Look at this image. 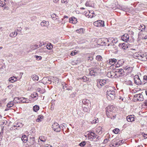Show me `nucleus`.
<instances>
[{
    "label": "nucleus",
    "instance_id": "obj_1",
    "mask_svg": "<svg viewBox=\"0 0 147 147\" xmlns=\"http://www.w3.org/2000/svg\"><path fill=\"white\" fill-rule=\"evenodd\" d=\"M116 108L113 106H109L107 107L106 114L107 116L112 119H114L115 116V111Z\"/></svg>",
    "mask_w": 147,
    "mask_h": 147
},
{
    "label": "nucleus",
    "instance_id": "obj_2",
    "mask_svg": "<svg viewBox=\"0 0 147 147\" xmlns=\"http://www.w3.org/2000/svg\"><path fill=\"white\" fill-rule=\"evenodd\" d=\"M88 139L90 141L96 142L99 140V136L95 133L91 132L88 134Z\"/></svg>",
    "mask_w": 147,
    "mask_h": 147
},
{
    "label": "nucleus",
    "instance_id": "obj_3",
    "mask_svg": "<svg viewBox=\"0 0 147 147\" xmlns=\"http://www.w3.org/2000/svg\"><path fill=\"white\" fill-rule=\"evenodd\" d=\"M107 97L108 99L111 100L115 98V92L112 90L108 89L107 92Z\"/></svg>",
    "mask_w": 147,
    "mask_h": 147
},
{
    "label": "nucleus",
    "instance_id": "obj_4",
    "mask_svg": "<svg viewBox=\"0 0 147 147\" xmlns=\"http://www.w3.org/2000/svg\"><path fill=\"white\" fill-rule=\"evenodd\" d=\"M94 25L96 27H103L105 26L104 22L100 20H98L94 22Z\"/></svg>",
    "mask_w": 147,
    "mask_h": 147
},
{
    "label": "nucleus",
    "instance_id": "obj_5",
    "mask_svg": "<svg viewBox=\"0 0 147 147\" xmlns=\"http://www.w3.org/2000/svg\"><path fill=\"white\" fill-rule=\"evenodd\" d=\"M106 84L105 80H97V86L98 88H100Z\"/></svg>",
    "mask_w": 147,
    "mask_h": 147
},
{
    "label": "nucleus",
    "instance_id": "obj_6",
    "mask_svg": "<svg viewBox=\"0 0 147 147\" xmlns=\"http://www.w3.org/2000/svg\"><path fill=\"white\" fill-rule=\"evenodd\" d=\"M34 137H30L28 142L29 143L28 146L29 147H32V146L34 145L36 143Z\"/></svg>",
    "mask_w": 147,
    "mask_h": 147
},
{
    "label": "nucleus",
    "instance_id": "obj_7",
    "mask_svg": "<svg viewBox=\"0 0 147 147\" xmlns=\"http://www.w3.org/2000/svg\"><path fill=\"white\" fill-rule=\"evenodd\" d=\"M134 80L135 82L137 85L141 84L142 83V82L138 75H136L134 76Z\"/></svg>",
    "mask_w": 147,
    "mask_h": 147
},
{
    "label": "nucleus",
    "instance_id": "obj_8",
    "mask_svg": "<svg viewBox=\"0 0 147 147\" xmlns=\"http://www.w3.org/2000/svg\"><path fill=\"white\" fill-rule=\"evenodd\" d=\"M115 75H117V77H118V75L119 76L120 75L122 74L123 73V70L122 69H115Z\"/></svg>",
    "mask_w": 147,
    "mask_h": 147
},
{
    "label": "nucleus",
    "instance_id": "obj_9",
    "mask_svg": "<svg viewBox=\"0 0 147 147\" xmlns=\"http://www.w3.org/2000/svg\"><path fill=\"white\" fill-rule=\"evenodd\" d=\"M135 99L139 101L142 100H143V95L141 94H135L134 95Z\"/></svg>",
    "mask_w": 147,
    "mask_h": 147
},
{
    "label": "nucleus",
    "instance_id": "obj_10",
    "mask_svg": "<svg viewBox=\"0 0 147 147\" xmlns=\"http://www.w3.org/2000/svg\"><path fill=\"white\" fill-rule=\"evenodd\" d=\"M117 145L116 140L115 139L112 141V143L110 144V146L111 147H118V145Z\"/></svg>",
    "mask_w": 147,
    "mask_h": 147
},
{
    "label": "nucleus",
    "instance_id": "obj_11",
    "mask_svg": "<svg viewBox=\"0 0 147 147\" xmlns=\"http://www.w3.org/2000/svg\"><path fill=\"white\" fill-rule=\"evenodd\" d=\"M69 20V22L73 24H76L77 22V19L74 17H72L70 18Z\"/></svg>",
    "mask_w": 147,
    "mask_h": 147
},
{
    "label": "nucleus",
    "instance_id": "obj_12",
    "mask_svg": "<svg viewBox=\"0 0 147 147\" xmlns=\"http://www.w3.org/2000/svg\"><path fill=\"white\" fill-rule=\"evenodd\" d=\"M117 61V60L115 59H110L109 60V61H107V63L108 64H109L111 65H113Z\"/></svg>",
    "mask_w": 147,
    "mask_h": 147
},
{
    "label": "nucleus",
    "instance_id": "obj_13",
    "mask_svg": "<svg viewBox=\"0 0 147 147\" xmlns=\"http://www.w3.org/2000/svg\"><path fill=\"white\" fill-rule=\"evenodd\" d=\"M126 119L129 122H132L134 120V118L132 115H128Z\"/></svg>",
    "mask_w": 147,
    "mask_h": 147
},
{
    "label": "nucleus",
    "instance_id": "obj_14",
    "mask_svg": "<svg viewBox=\"0 0 147 147\" xmlns=\"http://www.w3.org/2000/svg\"><path fill=\"white\" fill-rule=\"evenodd\" d=\"M122 39L123 41H127L129 39V35L127 34H125L122 37Z\"/></svg>",
    "mask_w": 147,
    "mask_h": 147
},
{
    "label": "nucleus",
    "instance_id": "obj_15",
    "mask_svg": "<svg viewBox=\"0 0 147 147\" xmlns=\"http://www.w3.org/2000/svg\"><path fill=\"white\" fill-rule=\"evenodd\" d=\"M93 14L94 13L91 12V13L90 12L88 11L86 12L85 14L86 16H88L89 18H92L94 17Z\"/></svg>",
    "mask_w": 147,
    "mask_h": 147
},
{
    "label": "nucleus",
    "instance_id": "obj_16",
    "mask_svg": "<svg viewBox=\"0 0 147 147\" xmlns=\"http://www.w3.org/2000/svg\"><path fill=\"white\" fill-rule=\"evenodd\" d=\"M97 70L96 69L92 70L90 73V75L95 76L96 75Z\"/></svg>",
    "mask_w": 147,
    "mask_h": 147
},
{
    "label": "nucleus",
    "instance_id": "obj_17",
    "mask_svg": "<svg viewBox=\"0 0 147 147\" xmlns=\"http://www.w3.org/2000/svg\"><path fill=\"white\" fill-rule=\"evenodd\" d=\"M119 46L120 47H121L123 49H126L128 47V46L126 43H124L122 44H119Z\"/></svg>",
    "mask_w": 147,
    "mask_h": 147
},
{
    "label": "nucleus",
    "instance_id": "obj_18",
    "mask_svg": "<svg viewBox=\"0 0 147 147\" xmlns=\"http://www.w3.org/2000/svg\"><path fill=\"white\" fill-rule=\"evenodd\" d=\"M21 139L23 142L26 143L28 141L27 136L25 135H24L22 136Z\"/></svg>",
    "mask_w": 147,
    "mask_h": 147
},
{
    "label": "nucleus",
    "instance_id": "obj_19",
    "mask_svg": "<svg viewBox=\"0 0 147 147\" xmlns=\"http://www.w3.org/2000/svg\"><path fill=\"white\" fill-rule=\"evenodd\" d=\"M43 118V117L42 115H39L36 119V121L37 122H40L42 121Z\"/></svg>",
    "mask_w": 147,
    "mask_h": 147
},
{
    "label": "nucleus",
    "instance_id": "obj_20",
    "mask_svg": "<svg viewBox=\"0 0 147 147\" xmlns=\"http://www.w3.org/2000/svg\"><path fill=\"white\" fill-rule=\"evenodd\" d=\"M116 141L117 142V145H118V146L122 144L124 142V141L123 140H117Z\"/></svg>",
    "mask_w": 147,
    "mask_h": 147
},
{
    "label": "nucleus",
    "instance_id": "obj_21",
    "mask_svg": "<svg viewBox=\"0 0 147 147\" xmlns=\"http://www.w3.org/2000/svg\"><path fill=\"white\" fill-rule=\"evenodd\" d=\"M17 80L16 78L14 77H12L10 78L9 79V82H10L11 83H13L14 82Z\"/></svg>",
    "mask_w": 147,
    "mask_h": 147
},
{
    "label": "nucleus",
    "instance_id": "obj_22",
    "mask_svg": "<svg viewBox=\"0 0 147 147\" xmlns=\"http://www.w3.org/2000/svg\"><path fill=\"white\" fill-rule=\"evenodd\" d=\"M17 33L15 31H14L11 33L9 36L11 37H15L17 35Z\"/></svg>",
    "mask_w": 147,
    "mask_h": 147
},
{
    "label": "nucleus",
    "instance_id": "obj_23",
    "mask_svg": "<svg viewBox=\"0 0 147 147\" xmlns=\"http://www.w3.org/2000/svg\"><path fill=\"white\" fill-rule=\"evenodd\" d=\"M39 139L40 140L43 142H45L46 140V138L44 136H41L39 137Z\"/></svg>",
    "mask_w": 147,
    "mask_h": 147
},
{
    "label": "nucleus",
    "instance_id": "obj_24",
    "mask_svg": "<svg viewBox=\"0 0 147 147\" xmlns=\"http://www.w3.org/2000/svg\"><path fill=\"white\" fill-rule=\"evenodd\" d=\"M32 78L34 80L38 81V77L36 75H33L32 77Z\"/></svg>",
    "mask_w": 147,
    "mask_h": 147
},
{
    "label": "nucleus",
    "instance_id": "obj_25",
    "mask_svg": "<svg viewBox=\"0 0 147 147\" xmlns=\"http://www.w3.org/2000/svg\"><path fill=\"white\" fill-rule=\"evenodd\" d=\"M145 28V26L143 24L140 25V26L139 27L138 29L139 30H141V31H142L143 29L144 30V31H145L144 29Z\"/></svg>",
    "mask_w": 147,
    "mask_h": 147
},
{
    "label": "nucleus",
    "instance_id": "obj_26",
    "mask_svg": "<svg viewBox=\"0 0 147 147\" xmlns=\"http://www.w3.org/2000/svg\"><path fill=\"white\" fill-rule=\"evenodd\" d=\"M103 41L105 43H106V42H110V44H111V39L110 38H104L103 39ZM112 42V41H111Z\"/></svg>",
    "mask_w": 147,
    "mask_h": 147
},
{
    "label": "nucleus",
    "instance_id": "obj_27",
    "mask_svg": "<svg viewBox=\"0 0 147 147\" xmlns=\"http://www.w3.org/2000/svg\"><path fill=\"white\" fill-rule=\"evenodd\" d=\"M86 142L85 141H83L81 142L79 144V146L81 147H84L86 144Z\"/></svg>",
    "mask_w": 147,
    "mask_h": 147
},
{
    "label": "nucleus",
    "instance_id": "obj_28",
    "mask_svg": "<svg viewBox=\"0 0 147 147\" xmlns=\"http://www.w3.org/2000/svg\"><path fill=\"white\" fill-rule=\"evenodd\" d=\"M48 22L47 21L44 20L42 21L40 23L41 25L42 26H45V25H47L48 24Z\"/></svg>",
    "mask_w": 147,
    "mask_h": 147
},
{
    "label": "nucleus",
    "instance_id": "obj_29",
    "mask_svg": "<svg viewBox=\"0 0 147 147\" xmlns=\"http://www.w3.org/2000/svg\"><path fill=\"white\" fill-rule=\"evenodd\" d=\"M39 107L38 106L35 105L33 107V110L34 111L36 112L39 110Z\"/></svg>",
    "mask_w": 147,
    "mask_h": 147
},
{
    "label": "nucleus",
    "instance_id": "obj_30",
    "mask_svg": "<svg viewBox=\"0 0 147 147\" xmlns=\"http://www.w3.org/2000/svg\"><path fill=\"white\" fill-rule=\"evenodd\" d=\"M125 70L127 71H131L132 69V67L127 66L125 67Z\"/></svg>",
    "mask_w": 147,
    "mask_h": 147
},
{
    "label": "nucleus",
    "instance_id": "obj_31",
    "mask_svg": "<svg viewBox=\"0 0 147 147\" xmlns=\"http://www.w3.org/2000/svg\"><path fill=\"white\" fill-rule=\"evenodd\" d=\"M99 122V120L98 118L95 119L94 120H93L92 121H91L92 123L93 124H94L96 123H97Z\"/></svg>",
    "mask_w": 147,
    "mask_h": 147
},
{
    "label": "nucleus",
    "instance_id": "obj_32",
    "mask_svg": "<svg viewBox=\"0 0 147 147\" xmlns=\"http://www.w3.org/2000/svg\"><path fill=\"white\" fill-rule=\"evenodd\" d=\"M5 4L4 0H0V6L3 7Z\"/></svg>",
    "mask_w": 147,
    "mask_h": 147
},
{
    "label": "nucleus",
    "instance_id": "obj_33",
    "mask_svg": "<svg viewBox=\"0 0 147 147\" xmlns=\"http://www.w3.org/2000/svg\"><path fill=\"white\" fill-rule=\"evenodd\" d=\"M96 59L99 61H102V57L100 55H98L96 57Z\"/></svg>",
    "mask_w": 147,
    "mask_h": 147
},
{
    "label": "nucleus",
    "instance_id": "obj_34",
    "mask_svg": "<svg viewBox=\"0 0 147 147\" xmlns=\"http://www.w3.org/2000/svg\"><path fill=\"white\" fill-rule=\"evenodd\" d=\"M85 104H87V106H90V101L88 100H86L84 102Z\"/></svg>",
    "mask_w": 147,
    "mask_h": 147
},
{
    "label": "nucleus",
    "instance_id": "obj_35",
    "mask_svg": "<svg viewBox=\"0 0 147 147\" xmlns=\"http://www.w3.org/2000/svg\"><path fill=\"white\" fill-rule=\"evenodd\" d=\"M13 105V103L12 102H10L7 104V106L8 107H12Z\"/></svg>",
    "mask_w": 147,
    "mask_h": 147
},
{
    "label": "nucleus",
    "instance_id": "obj_36",
    "mask_svg": "<svg viewBox=\"0 0 147 147\" xmlns=\"http://www.w3.org/2000/svg\"><path fill=\"white\" fill-rule=\"evenodd\" d=\"M78 52L76 50L72 51L70 53V55L71 56H74Z\"/></svg>",
    "mask_w": 147,
    "mask_h": 147
},
{
    "label": "nucleus",
    "instance_id": "obj_37",
    "mask_svg": "<svg viewBox=\"0 0 147 147\" xmlns=\"http://www.w3.org/2000/svg\"><path fill=\"white\" fill-rule=\"evenodd\" d=\"M119 131V129H113V131L115 134H118Z\"/></svg>",
    "mask_w": 147,
    "mask_h": 147
},
{
    "label": "nucleus",
    "instance_id": "obj_38",
    "mask_svg": "<svg viewBox=\"0 0 147 147\" xmlns=\"http://www.w3.org/2000/svg\"><path fill=\"white\" fill-rule=\"evenodd\" d=\"M96 133L99 134H100L102 132V130L101 129H97Z\"/></svg>",
    "mask_w": 147,
    "mask_h": 147
},
{
    "label": "nucleus",
    "instance_id": "obj_39",
    "mask_svg": "<svg viewBox=\"0 0 147 147\" xmlns=\"http://www.w3.org/2000/svg\"><path fill=\"white\" fill-rule=\"evenodd\" d=\"M139 55L137 53H135L133 55V57H134L135 58L137 59L138 57H139Z\"/></svg>",
    "mask_w": 147,
    "mask_h": 147
},
{
    "label": "nucleus",
    "instance_id": "obj_40",
    "mask_svg": "<svg viewBox=\"0 0 147 147\" xmlns=\"http://www.w3.org/2000/svg\"><path fill=\"white\" fill-rule=\"evenodd\" d=\"M76 31L78 33H82L83 32V30L82 28H80L79 30H76Z\"/></svg>",
    "mask_w": 147,
    "mask_h": 147
},
{
    "label": "nucleus",
    "instance_id": "obj_41",
    "mask_svg": "<svg viewBox=\"0 0 147 147\" xmlns=\"http://www.w3.org/2000/svg\"><path fill=\"white\" fill-rule=\"evenodd\" d=\"M107 76L109 77H111L113 76V75L111 74V72H109L107 74Z\"/></svg>",
    "mask_w": 147,
    "mask_h": 147
},
{
    "label": "nucleus",
    "instance_id": "obj_42",
    "mask_svg": "<svg viewBox=\"0 0 147 147\" xmlns=\"http://www.w3.org/2000/svg\"><path fill=\"white\" fill-rule=\"evenodd\" d=\"M142 135L143 136L144 138H147V134H146L144 133H142Z\"/></svg>",
    "mask_w": 147,
    "mask_h": 147
},
{
    "label": "nucleus",
    "instance_id": "obj_43",
    "mask_svg": "<svg viewBox=\"0 0 147 147\" xmlns=\"http://www.w3.org/2000/svg\"><path fill=\"white\" fill-rule=\"evenodd\" d=\"M13 87V86L12 85H9L8 86L7 88H8L9 89H11Z\"/></svg>",
    "mask_w": 147,
    "mask_h": 147
},
{
    "label": "nucleus",
    "instance_id": "obj_44",
    "mask_svg": "<svg viewBox=\"0 0 147 147\" xmlns=\"http://www.w3.org/2000/svg\"><path fill=\"white\" fill-rule=\"evenodd\" d=\"M68 1V0H61V2L62 3H67Z\"/></svg>",
    "mask_w": 147,
    "mask_h": 147
},
{
    "label": "nucleus",
    "instance_id": "obj_45",
    "mask_svg": "<svg viewBox=\"0 0 147 147\" xmlns=\"http://www.w3.org/2000/svg\"><path fill=\"white\" fill-rule=\"evenodd\" d=\"M51 17L53 18H55L56 17V15L55 13H53L51 15Z\"/></svg>",
    "mask_w": 147,
    "mask_h": 147
},
{
    "label": "nucleus",
    "instance_id": "obj_46",
    "mask_svg": "<svg viewBox=\"0 0 147 147\" xmlns=\"http://www.w3.org/2000/svg\"><path fill=\"white\" fill-rule=\"evenodd\" d=\"M109 140V139H105L104 140L103 142L104 143H106L108 142V141Z\"/></svg>",
    "mask_w": 147,
    "mask_h": 147
},
{
    "label": "nucleus",
    "instance_id": "obj_47",
    "mask_svg": "<svg viewBox=\"0 0 147 147\" xmlns=\"http://www.w3.org/2000/svg\"><path fill=\"white\" fill-rule=\"evenodd\" d=\"M49 48H48V47H47V49H51L52 48V47H53L52 45L51 44H50L49 45Z\"/></svg>",
    "mask_w": 147,
    "mask_h": 147
},
{
    "label": "nucleus",
    "instance_id": "obj_48",
    "mask_svg": "<svg viewBox=\"0 0 147 147\" xmlns=\"http://www.w3.org/2000/svg\"><path fill=\"white\" fill-rule=\"evenodd\" d=\"M4 129H2V131L1 132H0V136L1 137V136H2V135L3 134V130Z\"/></svg>",
    "mask_w": 147,
    "mask_h": 147
},
{
    "label": "nucleus",
    "instance_id": "obj_49",
    "mask_svg": "<svg viewBox=\"0 0 147 147\" xmlns=\"http://www.w3.org/2000/svg\"><path fill=\"white\" fill-rule=\"evenodd\" d=\"M61 129H54V131L57 132H60L61 131Z\"/></svg>",
    "mask_w": 147,
    "mask_h": 147
},
{
    "label": "nucleus",
    "instance_id": "obj_50",
    "mask_svg": "<svg viewBox=\"0 0 147 147\" xmlns=\"http://www.w3.org/2000/svg\"><path fill=\"white\" fill-rule=\"evenodd\" d=\"M43 80H48V81H49L50 80L49 78H44L43 79Z\"/></svg>",
    "mask_w": 147,
    "mask_h": 147
},
{
    "label": "nucleus",
    "instance_id": "obj_51",
    "mask_svg": "<svg viewBox=\"0 0 147 147\" xmlns=\"http://www.w3.org/2000/svg\"><path fill=\"white\" fill-rule=\"evenodd\" d=\"M143 79L145 80H147V76H145L144 77Z\"/></svg>",
    "mask_w": 147,
    "mask_h": 147
},
{
    "label": "nucleus",
    "instance_id": "obj_52",
    "mask_svg": "<svg viewBox=\"0 0 147 147\" xmlns=\"http://www.w3.org/2000/svg\"><path fill=\"white\" fill-rule=\"evenodd\" d=\"M62 129L63 130V131H65V132L66 131L67 132H68V130H69V129Z\"/></svg>",
    "mask_w": 147,
    "mask_h": 147
},
{
    "label": "nucleus",
    "instance_id": "obj_53",
    "mask_svg": "<svg viewBox=\"0 0 147 147\" xmlns=\"http://www.w3.org/2000/svg\"><path fill=\"white\" fill-rule=\"evenodd\" d=\"M59 1V0H53V2L55 3H57Z\"/></svg>",
    "mask_w": 147,
    "mask_h": 147
},
{
    "label": "nucleus",
    "instance_id": "obj_54",
    "mask_svg": "<svg viewBox=\"0 0 147 147\" xmlns=\"http://www.w3.org/2000/svg\"><path fill=\"white\" fill-rule=\"evenodd\" d=\"M34 98L36 97V96H37V93H34Z\"/></svg>",
    "mask_w": 147,
    "mask_h": 147
},
{
    "label": "nucleus",
    "instance_id": "obj_55",
    "mask_svg": "<svg viewBox=\"0 0 147 147\" xmlns=\"http://www.w3.org/2000/svg\"><path fill=\"white\" fill-rule=\"evenodd\" d=\"M34 94H31V96L32 97V98H33L34 97Z\"/></svg>",
    "mask_w": 147,
    "mask_h": 147
},
{
    "label": "nucleus",
    "instance_id": "obj_56",
    "mask_svg": "<svg viewBox=\"0 0 147 147\" xmlns=\"http://www.w3.org/2000/svg\"><path fill=\"white\" fill-rule=\"evenodd\" d=\"M36 57L37 58H39L40 59H41V57L40 56H37Z\"/></svg>",
    "mask_w": 147,
    "mask_h": 147
},
{
    "label": "nucleus",
    "instance_id": "obj_57",
    "mask_svg": "<svg viewBox=\"0 0 147 147\" xmlns=\"http://www.w3.org/2000/svg\"><path fill=\"white\" fill-rule=\"evenodd\" d=\"M89 3L88 2H87L86 3V6H89Z\"/></svg>",
    "mask_w": 147,
    "mask_h": 147
},
{
    "label": "nucleus",
    "instance_id": "obj_58",
    "mask_svg": "<svg viewBox=\"0 0 147 147\" xmlns=\"http://www.w3.org/2000/svg\"><path fill=\"white\" fill-rule=\"evenodd\" d=\"M144 55H140V57H144Z\"/></svg>",
    "mask_w": 147,
    "mask_h": 147
},
{
    "label": "nucleus",
    "instance_id": "obj_59",
    "mask_svg": "<svg viewBox=\"0 0 147 147\" xmlns=\"http://www.w3.org/2000/svg\"><path fill=\"white\" fill-rule=\"evenodd\" d=\"M137 147H143V146L142 145H141L138 146Z\"/></svg>",
    "mask_w": 147,
    "mask_h": 147
},
{
    "label": "nucleus",
    "instance_id": "obj_60",
    "mask_svg": "<svg viewBox=\"0 0 147 147\" xmlns=\"http://www.w3.org/2000/svg\"><path fill=\"white\" fill-rule=\"evenodd\" d=\"M3 48V47H0V50L2 49Z\"/></svg>",
    "mask_w": 147,
    "mask_h": 147
},
{
    "label": "nucleus",
    "instance_id": "obj_61",
    "mask_svg": "<svg viewBox=\"0 0 147 147\" xmlns=\"http://www.w3.org/2000/svg\"><path fill=\"white\" fill-rule=\"evenodd\" d=\"M145 105L146 106H147V101H146V102H145Z\"/></svg>",
    "mask_w": 147,
    "mask_h": 147
},
{
    "label": "nucleus",
    "instance_id": "obj_62",
    "mask_svg": "<svg viewBox=\"0 0 147 147\" xmlns=\"http://www.w3.org/2000/svg\"><path fill=\"white\" fill-rule=\"evenodd\" d=\"M64 18H68L67 16H64Z\"/></svg>",
    "mask_w": 147,
    "mask_h": 147
},
{
    "label": "nucleus",
    "instance_id": "obj_63",
    "mask_svg": "<svg viewBox=\"0 0 147 147\" xmlns=\"http://www.w3.org/2000/svg\"><path fill=\"white\" fill-rule=\"evenodd\" d=\"M146 95H147V90L146 91Z\"/></svg>",
    "mask_w": 147,
    "mask_h": 147
},
{
    "label": "nucleus",
    "instance_id": "obj_64",
    "mask_svg": "<svg viewBox=\"0 0 147 147\" xmlns=\"http://www.w3.org/2000/svg\"><path fill=\"white\" fill-rule=\"evenodd\" d=\"M45 147H48V146H45Z\"/></svg>",
    "mask_w": 147,
    "mask_h": 147
}]
</instances>
